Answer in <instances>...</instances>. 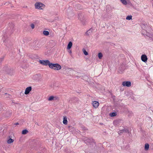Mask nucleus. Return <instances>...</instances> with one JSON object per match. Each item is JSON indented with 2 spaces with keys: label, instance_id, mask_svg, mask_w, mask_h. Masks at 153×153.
Returning <instances> with one entry per match:
<instances>
[{
  "label": "nucleus",
  "instance_id": "f257e3e1",
  "mask_svg": "<svg viewBox=\"0 0 153 153\" xmlns=\"http://www.w3.org/2000/svg\"><path fill=\"white\" fill-rule=\"evenodd\" d=\"M49 67L51 69L55 70H59L61 69V67L60 65L57 63L53 64L51 63L49 65Z\"/></svg>",
  "mask_w": 153,
  "mask_h": 153
},
{
  "label": "nucleus",
  "instance_id": "f03ea898",
  "mask_svg": "<svg viewBox=\"0 0 153 153\" xmlns=\"http://www.w3.org/2000/svg\"><path fill=\"white\" fill-rule=\"evenodd\" d=\"M35 6L36 9L39 10L43 9L45 7V5L41 2H36Z\"/></svg>",
  "mask_w": 153,
  "mask_h": 153
},
{
  "label": "nucleus",
  "instance_id": "7ed1b4c3",
  "mask_svg": "<svg viewBox=\"0 0 153 153\" xmlns=\"http://www.w3.org/2000/svg\"><path fill=\"white\" fill-rule=\"evenodd\" d=\"M39 63L43 65L47 66L50 65L51 63L49 60H40L39 61Z\"/></svg>",
  "mask_w": 153,
  "mask_h": 153
},
{
  "label": "nucleus",
  "instance_id": "20e7f679",
  "mask_svg": "<svg viewBox=\"0 0 153 153\" xmlns=\"http://www.w3.org/2000/svg\"><path fill=\"white\" fill-rule=\"evenodd\" d=\"M38 42L37 41H35L31 44V46L35 50H37L39 48L38 46Z\"/></svg>",
  "mask_w": 153,
  "mask_h": 153
},
{
  "label": "nucleus",
  "instance_id": "39448f33",
  "mask_svg": "<svg viewBox=\"0 0 153 153\" xmlns=\"http://www.w3.org/2000/svg\"><path fill=\"white\" fill-rule=\"evenodd\" d=\"M122 85L124 86H127V87H130L131 85V82L130 81H124L122 82Z\"/></svg>",
  "mask_w": 153,
  "mask_h": 153
},
{
  "label": "nucleus",
  "instance_id": "423d86ee",
  "mask_svg": "<svg viewBox=\"0 0 153 153\" xmlns=\"http://www.w3.org/2000/svg\"><path fill=\"white\" fill-rule=\"evenodd\" d=\"M92 104L93 107L95 108H97L99 104V102L96 101L93 102Z\"/></svg>",
  "mask_w": 153,
  "mask_h": 153
},
{
  "label": "nucleus",
  "instance_id": "0eeeda50",
  "mask_svg": "<svg viewBox=\"0 0 153 153\" xmlns=\"http://www.w3.org/2000/svg\"><path fill=\"white\" fill-rule=\"evenodd\" d=\"M141 59L144 62H147V58L146 55H143L141 56Z\"/></svg>",
  "mask_w": 153,
  "mask_h": 153
},
{
  "label": "nucleus",
  "instance_id": "6e6552de",
  "mask_svg": "<svg viewBox=\"0 0 153 153\" xmlns=\"http://www.w3.org/2000/svg\"><path fill=\"white\" fill-rule=\"evenodd\" d=\"M31 89L32 88L31 87H27V88H26L25 90V94H28L30 92L31 90Z\"/></svg>",
  "mask_w": 153,
  "mask_h": 153
},
{
  "label": "nucleus",
  "instance_id": "1a4fd4ad",
  "mask_svg": "<svg viewBox=\"0 0 153 153\" xmlns=\"http://www.w3.org/2000/svg\"><path fill=\"white\" fill-rule=\"evenodd\" d=\"M124 132L129 133V130L127 129H124L119 131H118V133L119 134H121Z\"/></svg>",
  "mask_w": 153,
  "mask_h": 153
},
{
  "label": "nucleus",
  "instance_id": "9d476101",
  "mask_svg": "<svg viewBox=\"0 0 153 153\" xmlns=\"http://www.w3.org/2000/svg\"><path fill=\"white\" fill-rule=\"evenodd\" d=\"M67 118L66 116H64L63 117V123L65 125H67Z\"/></svg>",
  "mask_w": 153,
  "mask_h": 153
},
{
  "label": "nucleus",
  "instance_id": "9b49d317",
  "mask_svg": "<svg viewBox=\"0 0 153 153\" xmlns=\"http://www.w3.org/2000/svg\"><path fill=\"white\" fill-rule=\"evenodd\" d=\"M72 45V43L71 42H69L67 47L68 49H70Z\"/></svg>",
  "mask_w": 153,
  "mask_h": 153
},
{
  "label": "nucleus",
  "instance_id": "f8f14e48",
  "mask_svg": "<svg viewBox=\"0 0 153 153\" xmlns=\"http://www.w3.org/2000/svg\"><path fill=\"white\" fill-rule=\"evenodd\" d=\"M149 148V145L148 143H146L145 146V149L146 150H148Z\"/></svg>",
  "mask_w": 153,
  "mask_h": 153
},
{
  "label": "nucleus",
  "instance_id": "ddd939ff",
  "mask_svg": "<svg viewBox=\"0 0 153 153\" xmlns=\"http://www.w3.org/2000/svg\"><path fill=\"white\" fill-rule=\"evenodd\" d=\"M117 115V113L116 112H113L110 114V116L111 117H113Z\"/></svg>",
  "mask_w": 153,
  "mask_h": 153
},
{
  "label": "nucleus",
  "instance_id": "4468645a",
  "mask_svg": "<svg viewBox=\"0 0 153 153\" xmlns=\"http://www.w3.org/2000/svg\"><path fill=\"white\" fill-rule=\"evenodd\" d=\"M14 141V140L10 138L7 141V143L8 144H10L12 143Z\"/></svg>",
  "mask_w": 153,
  "mask_h": 153
},
{
  "label": "nucleus",
  "instance_id": "2eb2a0df",
  "mask_svg": "<svg viewBox=\"0 0 153 153\" xmlns=\"http://www.w3.org/2000/svg\"><path fill=\"white\" fill-rule=\"evenodd\" d=\"M28 132V131L26 129L22 131V134H27Z\"/></svg>",
  "mask_w": 153,
  "mask_h": 153
},
{
  "label": "nucleus",
  "instance_id": "dca6fc26",
  "mask_svg": "<svg viewBox=\"0 0 153 153\" xmlns=\"http://www.w3.org/2000/svg\"><path fill=\"white\" fill-rule=\"evenodd\" d=\"M122 3L124 5H126L127 2L126 0H120Z\"/></svg>",
  "mask_w": 153,
  "mask_h": 153
},
{
  "label": "nucleus",
  "instance_id": "f3484780",
  "mask_svg": "<svg viewBox=\"0 0 153 153\" xmlns=\"http://www.w3.org/2000/svg\"><path fill=\"white\" fill-rule=\"evenodd\" d=\"M122 3L124 5H126L127 2L126 0H120Z\"/></svg>",
  "mask_w": 153,
  "mask_h": 153
},
{
  "label": "nucleus",
  "instance_id": "a211bd4d",
  "mask_svg": "<svg viewBox=\"0 0 153 153\" xmlns=\"http://www.w3.org/2000/svg\"><path fill=\"white\" fill-rule=\"evenodd\" d=\"M98 56L99 59H101V58H102V57L103 56L102 53L100 52L98 54Z\"/></svg>",
  "mask_w": 153,
  "mask_h": 153
},
{
  "label": "nucleus",
  "instance_id": "6ab92c4d",
  "mask_svg": "<svg viewBox=\"0 0 153 153\" xmlns=\"http://www.w3.org/2000/svg\"><path fill=\"white\" fill-rule=\"evenodd\" d=\"M43 34L45 36H48L49 34V32L48 31L45 30L43 32Z\"/></svg>",
  "mask_w": 153,
  "mask_h": 153
},
{
  "label": "nucleus",
  "instance_id": "aec40b11",
  "mask_svg": "<svg viewBox=\"0 0 153 153\" xmlns=\"http://www.w3.org/2000/svg\"><path fill=\"white\" fill-rule=\"evenodd\" d=\"M85 141H86L88 143H90L92 142V139H90L88 138H86Z\"/></svg>",
  "mask_w": 153,
  "mask_h": 153
},
{
  "label": "nucleus",
  "instance_id": "412c9836",
  "mask_svg": "<svg viewBox=\"0 0 153 153\" xmlns=\"http://www.w3.org/2000/svg\"><path fill=\"white\" fill-rule=\"evenodd\" d=\"M54 100V97L53 96H50L48 99L49 101H52Z\"/></svg>",
  "mask_w": 153,
  "mask_h": 153
},
{
  "label": "nucleus",
  "instance_id": "4be33fe9",
  "mask_svg": "<svg viewBox=\"0 0 153 153\" xmlns=\"http://www.w3.org/2000/svg\"><path fill=\"white\" fill-rule=\"evenodd\" d=\"M132 16H128L126 17V19L127 20H130L132 19Z\"/></svg>",
  "mask_w": 153,
  "mask_h": 153
},
{
  "label": "nucleus",
  "instance_id": "5701e85b",
  "mask_svg": "<svg viewBox=\"0 0 153 153\" xmlns=\"http://www.w3.org/2000/svg\"><path fill=\"white\" fill-rule=\"evenodd\" d=\"M83 52L84 54L85 55H88V53L85 50H84Z\"/></svg>",
  "mask_w": 153,
  "mask_h": 153
},
{
  "label": "nucleus",
  "instance_id": "b1692460",
  "mask_svg": "<svg viewBox=\"0 0 153 153\" xmlns=\"http://www.w3.org/2000/svg\"><path fill=\"white\" fill-rule=\"evenodd\" d=\"M30 26L32 29L34 28V25L33 24H31L30 25Z\"/></svg>",
  "mask_w": 153,
  "mask_h": 153
},
{
  "label": "nucleus",
  "instance_id": "393cba45",
  "mask_svg": "<svg viewBox=\"0 0 153 153\" xmlns=\"http://www.w3.org/2000/svg\"><path fill=\"white\" fill-rule=\"evenodd\" d=\"M90 30H88V31H87L86 33H85V34L87 35H89V33H90Z\"/></svg>",
  "mask_w": 153,
  "mask_h": 153
},
{
  "label": "nucleus",
  "instance_id": "a878e982",
  "mask_svg": "<svg viewBox=\"0 0 153 153\" xmlns=\"http://www.w3.org/2000/svg\"><path fill=\"white\" fill-rule=\"evenodd\" d=\"M58 99H59L58 97H54V100H58Z\"/></svg>",
  "mask_w": 153,
  "mask_h": 153
},
{
  "label": "nucleus",
  "instance_id": "bb28decb",
  "mask_svg": "<svg viewBox=\"0 0 153 153\" xmlns=\"http://www.w3.org/2000/svg\"><path fill=\"white\" fill-rule=\"evenodd\" d=\"M19 124V123H16L14 124V125H18Z\"/></svg>",
  "mask_w": 153,
  "mask_h": 153
},
{
  "label": "nucleus",
  "instance_id": "cd10ccee",
  "mask_svg": "<svg viewBox=\"0 0 153 153\" xmlns=\"http://www.w3.org/2000/svg\"><path fill=\"white\" fill-rule=\"evenodd\" d=\"M71 53V51H70V53Z\"/></svg>",
  "mask_w": 153,
  "mask_h": 153
},
{
  "label": "nucleus",
  "instance_id": "c85d7f7f",
  "mask_svg": "<svg viewBox=\"0 0 153 153\" xmlns=\"http://www.w3.org/2000/svg\"><path fill=\"white\" fill-rule=\"evenodd\" d=\"M2 59H1H1H0V60H2Z\"/></svg>",
  "mask_w": 153,
  "mask_h": 153
},
{
  "label": "nucleus",
  "instance_id": "c756f323",
  "mask_svg": "<svg viewBox=\"0 0 153 153\" xmlns=\"http://www.w3.org/2000/svg\"><path fill=\"white\" fill-rule=\"evenodd\" d=\"M27 6H26L25 7V8H27Z\"/></svg>",
  "mask_w": 153,
  "mask_h": 153
},
{
  "label": "nucleus",
  "instance_id": "7c9ffc66",
  "mask_svg": "<svg viewBox=\"0 0 153 153\" xmlns=\"http://www.w3.org/2000/svg\"><path fill=\"white\" fill-rule=\"evenodd\" d=\"M152 39H153V36L152 37Z\"/></svg>",
  "mask_w": 153,
  "mask_h": 153
},
{
  "label": "nucleus",
  "instance_id": "2f4dec72",
  "mask_svg": "<svg viewBox=\"0 0 153 153\" xmlns=\"http://www.w3.org/2000/svg\"><path fill=\"white\" fill-rule=\"evenodd\" d=\"M72 128H74L73 127H72Z\"/></svg>",
  "mask_w": 153,
  "mask_h": 153
}]
</instances>
